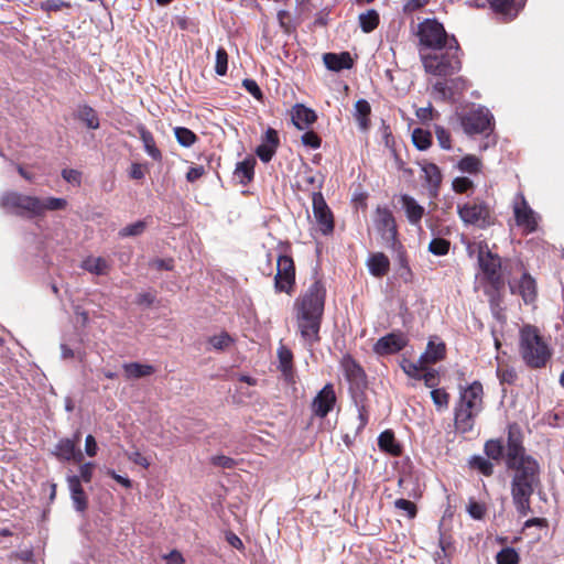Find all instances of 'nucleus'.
I'll return each instance as SVG.
<instances>
[{"label":"nucleus","mask_w":564,"mask_h":564,"mask_svg":"<svg viewBox=\"0 0 564 564\" xmlns=\"http://www.w3.org/2000/svg\"><path fill=\"white\" fill-rule=\"evenodd\" d=\"M507 468L512 470L510 491L512 503L521 517L532 512L531 497L541 487V469L538 460L527 455L520 438L512 429L508 433Z\"/></svg>","instance_id":"1"},{"label":"nucleus","mask_w":564,"mask_h":564,"mask_svg":"<svg viewBox=\"0 0 564 564\" xmlns=\"http://www.w3.org/2000/svg\"><path fill=\"white\" fill-rule=\"evenodd\" d=\"M326 291L321 281H314L295 301L297 329L304 344L312 347L319 341V329L324 312Z\"/></svg>","instance_id":"2"},{"label":"nucleus","mask_w":564,"mask_h":564,"mask_svg":"<svg viewBox=\"0 0 564 564\" xmlns=\"http://www.w3.org/2000/svg\"><path fill=\"white\" fill-rule=\"evenodd\" d=\"M460 47L456 39L449 40V45L431 52L420 51V61L426 74L447 78L457 74L462 68Z\"/></svg>","instance_id":"3"},{"label":"nucleus","mask_w":564,"mask_h":564,"mask_svg":"<svg viewBox=\"0 0 564 564\" xmlns=\"http://www.w3.org/2000/svg\"><path fill=\"white\" fill-rule=\"evenodd\" d=\"M482 386L475 381L460 392L459 403L455 409V425L462 433L474 427V419L482 410Z\"/></svg>","instance_id":"4"},{"label":"nucleus","mask_w":564,"mask_h":564,"mask_svg":"<svg viewBox=\"0 0 564 564\" xmlns=\"http://www.w3.org/2000/svg\"><path fill=\"white\" fill-rule=\"evenodd\" d=\"M520 352L525 364L532 368H541L551 357L546 343L538 329L527 325L520 332Z\"/></svg>","instance_id":"5"},{"label":"nucleus","mask_w":564,"mask_h":564,"mask_svg":"<svg viewBox=\"0 0 564 564\" xmlns=\"http://www.w3.org/2000/svg\"><path fill=\"white\" fill-rule=\"evenodd\" d=\"M419 52H431L449 45V40L456 39L449 35L442 23L436 19H425L417 24Z\"/></svg>","instance_id":"6"},{"label":"nucleus","mask_w":564,"mask_h":564,"mask_svg":"<svg viewBox=\"0 0 564 564\" xmlns=\"http://www.w3.org/2000/svg\"><path fill=\"white\" fill-rule=\"evenodd\" d=\"M478 262L481 271L484 272L486 279L489 283L496 289L499 290L503 284L500 270H501V260L498 254L492 253L489 250L487 243H479L478 247Z\"/></svg>","instance_id":"7"},{"label":"nucleus","mask_w":564,"mask_h":564,"mask_svg":"<svg viewBox=\"0 0 564 564\" xmlns=\"http://www.w3.org/2000/svg\"><path fill=\"white\" fill-rule=\"evenodd\" d=\"M462 221L478 228H486L491 224L489 207L478 200L469 202L457 206Z\"/></svg>","instance_id":"8"},{"label":"nucleus","mask_w":564,"mask_h":564,"mask_svg":"<svg viewBox=\"0 0 564 564\" xmlns=\"http://www.w3.org/2000/svg\"><path fill=\"white\" fill-rule=\"evenodd\" d=\"M492 116L488 109L478 107L460 116V124L467 134L486 133L491 130Z\"/></svg>","instance_id":"9"},{"label":"nucleus","mask_w":564,"mask_h":564,"mask_svg":"<svg viewBox=\"0 0 564 564\" xmlns=\"http://www.w3.org/2000/svg\"><path fill=\"white\" fill-rule=\"evenodd\" d=\"M34 203V196L23 195L14 191H8L0 196V207L18 215L28 214L33 217Z\"/></svg>","instance_id":"10"},{"label":"nucleus","mask_w":564,"mask_h":564,"mask_svg":"<svg viewBox=\"0 0 564 564\" xmlns=\"http://www.w3.org/2000/svg\"><path fill=\"white\" fill-rule=\"evenodd\" d=\"M313 214L323 235H329L334 230V218L321 192L313 193Z\"/></svg>","instance_id":"11"},{"label":"nucleus","mask_w":564,"mask_h":564,"mask_svg":"<svg viewBox=\"0 0 564 564\" xmlns=\"http://www.w3.org/2000/svg\"><path fill=\"white\" fill-rule=\"evenodd\" d=\"M294 279L295 271L293 260L288 256H280L274 279L275 289L279 292L290 293L294 284Z\"/></svg>","instance_id":"12"},{"label":"nucleus","mask_w":564,"mask_h":564,"mask_svg":"<svg viewBox=\"0 0 564 564\" xmlns=\"http://www.w3.org/2000/svg\"><path fill=\"white\" fill-rule=\"evenodd\" d=\"M377 231L386 241H394L397 236L395 221L392 213L386 207H378L373 216Z\"/></svg>","instance_id":"13"},{"label":"nucleus","mask_w":564,"mask_h":564,"mask_svg":"<svg viewBox=\"0 0 564 564\" xmlns=\"http://www.w3.org/2000/svg\"><path fill=\"white\" fill-rule=\"evenodd\" d=\"M335 402L336 395L334 387L327 383L314 398L312 411L316 416L325 417L333 410Z\"/></svg>","instance_id":"14"},{"label":"nucleus","mask_w":564,"mask_h":564,"mask_svg":"<svg viewBox=\"0 0 564 564\" xmlns=\"http://www.w3.org/2000/svg\"><path fill=\"white\" fill-rule=\"evenodd\" d=\"M466 88V80L463 77H455L451 79H440L433 84V93L441 100H449L455 94L463 91Z\"/></svg>","instance_id":"15"},{"label":"nucleus","mask_w":564,"mask_h":564,"mask_svg":"<svg viewBox=\"0 0 564 564\" xmlns=\"http://www.w3.org/2000/svg\"><path fill=\"white\" fill-rule=\"evenodd\" d=\"M514 217L516 221L519 226L524 227L529 231H533L536 228V220L534 216V212L531 209L529 204L527 203L524 196L519 194L517 196V200L514 202Z\"/></svg>","instance_id":"16"},{"label":"nucleus","mask_w":564,"mask_h":564,"mask_svg":"<svg viewBox=\"0 0 564 564\" xmlns=\"http://www.w3.org/2000/svg\"><path fill=\"white\" fill-rule=\"evenodd\" d=\"M406 343V337L402 333H391L381 337L373 349L378 355H389L400 351Z\"/></svg>","instance_id":"17"},{"label":"nucleus","mask_w":564,"mask_h":564,"mask_svg":"<svg viewBox=\"0 0 564 564\" xmlns=\"http://www.w3.org/2000/svg\"><path fill=\"white\" fill-rule=\"evenodd\" d=\"M279 143L278 132L274 129L269 128L262 138V143L257 148V155L262 162L267 163L271 161L275 154Z\"/></svg>","instance_id":"18"},{"label":"nucleus","mask_w":564,"mask_h":564,"mask_svg":"<svg viewBox=\"0 0 564 564\" xmlns=\"http://www.w3.org/2000/svg\"><path fill=\"white\" fill-rule=\"evenodd\" d=\"M509 286L511 292L519 293L527 304L534 301L536 295V286L534 279L530 274L523 273L518 283L510 282Z\"/></svg>","instance_id":"19"},{"label":"nucleus","mask_w":564,"mask_h":564,"mask_svg":"<svg viewBox=\"0 0 564 564\" xmlns=\"http://www.w3.org/2000/svg\"><path fill=\"white\" fill-rule=\"evenodd\" d=\"M34 202L36 203H34L33 217L44 216L46 212L62 210L67 206V200L58 197L40 198L34 196Z\"/></svg>","instance_id":"20"},{"label":"nucleus","mask_w":564,"mask_h":564,"mask_svg":"<svg viewBox=\"0 0 564 564\" xmlns=\"http://www.w3.org/2000/svg\"><path fill=\"white\" fill-rule=\"evenodd\" d=\"M325 66L329 70L339 72L341 69H349L352 67L354 61L348 52L340 54L325 53L323 55Z\"/></svg>","instance_id":"21"},{"label":"nucleus","mask_w":564,"mask_h":564,"mask_svg":"<svg viewBox=\"0 0 564 564\" xmlns=\"http://www.w3.org/2000/svg\"><path fill=\"white\" fill-rule=\"evenodd\" d=\"M341 368L346 379L356 387H360L365 381V375L361 367L350 357L346 356L341 360Z\"/></svg>","instance_id":"22"},{"label":"nucleus","mask_w":564,"mask_h":564,"mask_svg":"<svg viewBox=\"0 0 564 564\" xmlns=\"http://www.w3.org/2000/svg\"><path fill=\"white\" fill-rule=\"evenodd\" d=\"M316 118L315 111L303 105H296L292 109V121L300 130L308 128Z\"/></svg>","instance_id":"23"},{"label":"nucleus","mask_w":564,"mask_h":564,"mask_svg":"<svg viewBox=\"0 0 564 564\" xmlns=\"http://www.w3.org/2000/svg\"><path fill=\"white\" fill-rule=\"evenodd\" d=\"M55 454L58 458L64 460L82 462L83 453L76 448L74 441L64 438L58 442L55 448Z\"/></svg>","instance_id":"24"},{"label":"nucleus","mask_w":564,"mask_h":564,"mask_svg":"<svg viewBox=\"0 0 564 564\" xmlns=\"http://www.w3.org/2000/svg\"><path fill=\"white\" fill-rule=\"evenodd\" d=\"M369 272L376 278H382L389 272L390 260L382 252L371 254L367 261Z\"/></svg>","instance_id":"25"},{"label":"nucleus","mask_w":564,"mask_h":564,"mask_svg":"<svg viewBox=\"0 0 564 564\" xmlns=\"http://www.w3.org/2000/svg\"><path fill=\"white\" fill-rule=\"evenodd\" d=\"M445 356V344L443 341L436 343L435 340H430L427 343L425 351L420 356V359L424 364L425 367L429 365L436 364L442 360Z\"/></svg>","instance_id":"26"},{"label":"nucleus","mask_w":564,"mask_h":564,"mask_svg":"<svg viewBox=\"0 0 564 564\" xmlns=\"http://www.w3.org/2000/svg\"><path fill=\"white\" fill-rule=\"evenodd\" d=\"M488 2L496 12L507 20L516 18L522 7L517 0H488Z\"/></svg>","instance_id":"27"},{"label":"nucleus","mask_w":564,"mask_h":564,"mask_svg":"<svg viewBox=\"0 0 564 564\" xmlns=\"http://www.w3.org/2000/svg\"><path fill=\"white\" fill-rule=\"evenodd\" d=\"M402 206L405 210L406 217L411 224H417L423 217L424 208L416 203V200L409 196L401 197Z\"/></svg>","instance_id":"28"},{"label":"nucleus","mask_w":564,"mask_h":564,"mask_svg":"<svg viewBox=\"0 0 564 564\" xmlns=\"http://www.w3.org/2000/svg\"><path fill=\"white\" fill-rule=\"evenodd\" d=\"M279 369L285 379L293 377V354L285 346H280L278 349Z\"/></svg>","instance_id":"29"},{"label":"nucleus","mask_w":564,"mask_h":564,"mask_svg":"<svg viewBox=\"0 0 564 564\" xmlns=\"http://www.w3.org/2000/svg\"><path fill=\"white\" fill-rule=\"evenodd\" d=\"M126 377L129 379H139L150 376L154 372V368L150 365H142L138 362H130L123 365Z\"/></svg>","instance_id":"30"},{"label":"nucleus","mask_w":564,"mask_h":564,"mask_svg":"<svg viewBox=\"0 0 564 564\" xmlns=\"http://www.w3.org/2000/svg\"><path fill=\"white\" fill-rule=\"evenodd\" d=\"M371 108L367 100L359 99L355 104V118L361 130H367L369 127V115Z\"/></svg>","instance_id":"31"},{"label":"nucleus","mask_w":564,"mask_h":564,"mask_svg":"<svg viewBox=\"0 0 564 564\" xmlns=\"http://www.w3.org/2000/svg\"><path fill=\"white\" fill-rule=\"evenodd\" d=\"M378 445L380 449L391 455L397 456L401 453L400 446L395 442L394 434L391 431H384L379 435Z\"/></svg>","instance_id":"32"},{"label":"nucleus","mask_w":564,"mask_h":564,"mask_svg":"<svg viewBox=\"0 0 564 564\" xmlns=\"http://www.w3.org/2000/svg\"><path fill=\"white\" fill-rule=\"evenodd\" d=\"M77 118L82 120L89 129L95 130L99 128V119L97 112L90 106H79L77 109Z\"/></svg>","instance_id":"33"},{"label":"nucleus","mask_w":564,"mask_h":564,"mask_svg":"<svg viewBox=\"0 0 564 564\" xmlns=\"http://www.w3.org/2000/svg\"><path fill=\"white\" fill-rule=\"evenodd\" d=\"M254 160H243L239 162L235 170V175L240 180L242 184H247L253 177Z\"/></svg>","instance_id":"34"},{"label":"nucleus","mask_w":564,"mask_h":564,"mask_svg":"<svg viewBox=\"0 0 564 564\" xmlns=\"http://www.w3.org/2000/svg\"><path fill=\"white\" fill-rule=\"evenodd\" d=\"M359 24L365 33L373 31L379 24V13L373 9L360 13Z\"/></svg>","instance_id":"35"},{"label":"nucleus","mask_w":564,"mask_h":564,"mask_svg":"<svg viewBox=\"0 0 564 564\" xmlns=\"http://www.w3.org/2000/svg\"><path fill=\"white\" fill-rule=\"evenodd\" d=\"M140 139L143 142L145 152L153 159V160H160L161 159V152L155 147L154 138L152 133L145 129L140 130Z\"/></svg>","instance_id":"36"},{"label":"nucleus","mask_w":564,"mask_h":564,"mask_svg":"<svg viewBox=\"0 0 564 564\" xmlns=\"http://www.w3.org/2000/svg\"><path fill=\"white\" fill-rule=\"evenodd\" d=\"M83 268L91 273L102 275L108 272L109 265L104 258H88L83 262Z\"/></svg>","instance_id":"37"},{"label":"nucleus","mask_w":564,"mask_h":564,"mask_svg":"<svg viewBox=\"0 0 564 564\" xmlns=\"http://www.w3.org/2000/svg\"><path fill=\"white\" fill-rule=\"evenodd\" d=\"M458 169L464 173L475 174L481 169V161L476 155H466L458 162Z\"/></svg>","instance_id":"38"},{"label":"nucleus","mask_w":564,"mask_h":564,"mask_svg":"<svg viewBox=\"0 0 564 564\" xmlns=\"http://www.w3.org/2000/svg\"><path fill=\"white\" fill-rule=\"evenodd\" d=\"M484 449L489 459L498 462L503 457L505 446L499 440L487 441Z\"/></svg>","instance_id":"39"},{"label":"nucleus","mask_w":564,"mask_h":564,"mask_svg":"<svg viewBox=\"0 0 564 564\" xmlns=\"http://www.w3.org/2000/svg\"><path fill=\"white\" fill-rule=\"evenodd\" d=\"M422 171L424 172L426 182L433 186L437 187L442 182V174L440 169L434 163H425L422 165Z\"/></svg>","instance_id":"40"},{"label":"nucleus","mask_w":564,"mask_h":564,"mask_svg":"<svg viewBox=\"0 0 564 564\" xmlns=\"http://www.w3.org/2000/svg\"><path fill=\"white\" fill-rule=\"evenodd\" d=\"M174 134L177 142L185 148L193 145L197 140L196 134L192 130L184 127H176L174 129Z\"/></svg>","instance_id":"41"},{"label":"nucleus","mask_w":564,"mask_h":564,"mask_svg":"<svg viewBox=\"0 0 564 564\" xmlns=\"http://www.w3.org/2000/svg\"><path fill=\"white\" fill-rule=\"evenodd\" d=\"M470 466L479 470L484 476H491L494 474V464L489 458L482 456H474L470 459Z\"/></svg>","instance_id":"42"},{"label":"nucleus","mask_w":564,"mask_h":564,"mask_svg":"<svg viewBox=\"0 0 564 564\" xmlns=\"http://www.w3.org/2000/svg\"><path fill=\"white\" fill-rule=\"evenodd\" d=\"M401 367L409 377L420 380L421 372L426 368L420 358L415 362L410 360H403Z\"/></svg>","instance_id":"43"},{"label":"nucleus","mask_w":564,"mask_h":564,"mask_svg":"<svg viewBox=\"0 0 564 564\" xmlns=\"http://www.w3.org/2000/svg\"><path fill=\"white\" fill-rule=\"evenodd\" d=\"M497 564H518L519 554L513 547H505L496 556Z\"/></svg>","instance_id":"44"},{"label":"nucleus","mask_w":564,"mask_h":564,"mask_svg":"<svg viewBox=\"0 0 564 564\" xmlns=\"http://www.w3.org/2000/svg\"><path fill=\"white\" fill-rule=\"evenodd\" d=\"M431 133L422 129H415L412 133L413 144L419 150H426L431 145Z\"/></svg>","instance_id":"45"},{"label":"nucleus","mask_w":564,"mask_h":564,"mask_svg":"<svg viewBox=\"0 0 564 564\" xmlns=\"http://www.w3.org/2000/svg\"><path fill=\"white\" fill-rule=\"evenodd\" d=\"M232 343V338L228 333H221L209 338L210 346L216 350H225Z\"/></svg>","instance_id":"46"},{"label":"nucleus","mask_w":564,"mask_h":564,"mask_svg":"<svg viewBox=\"0 0 564 564\" xmlns=\"http://www.w3.org/2000/svg\"><path fill=\"white\" fill-rule=\"evenodd\" d=\"M147 228L144 220H139L134 224H130L119 231L120 237H135L140 236Z\"/></svg>","instance_id":"47"},{"label":"nucleus","mask_w":564,"mask_h":564,"mask_svg":"<svg viewBox=\"0 0 564 564\" xmlns=\"http://www.w3.org/2000/svg\"><path fill=\"white\" fill-rule=\"evenodd\" d=\"M448 250L449 241L442 238H435L429 245V251L435 256H444L448 252Z\"/></svg>","instance_id":"48"},{"label":"nucleus","mask_w":564,"mask_h":564,"mask_svg":"<svg viewBox=\"0 0 564 564\" xmlns=\"http://www.w3.org/2000/svg\"><path fill=\"white\" fill-rule=\"evenodd\" d=\"M228 54L225 48L220 47L216 52L215 70L218 75L223 76L227 72Z\"/></svg>","instance_id":"49"},{"label":"nucleus","mask_w":564,"mask_h":564,"mask_svg":"<svg viewBox=\"0 0 564 564\" xmlns=\"http://www.w3.org/2000/svg\"><path fill=\"white\" fill-rule=\"evenodd\" d=\"M210 463L214 466H217V467H220L224 469H231V468L236 467V465H237V462L234 458L225 456V455L213 456L210 458Z\"/></svg>","instance_id":"50"},{"label":"nucleus","mask_w":564,"mask_h":564,"mask_svg":"<svg viewBox=\"0 0 564 564\" xmlns=\"http://www.w3.org/2000/svg\"><path fill=\"white\" fill-rule=\"evenodd\" d=\"M467 511L473 519L480 520L486 513V507L477 501H469Z\"/></svg>","instance_id":"51"},{"label":"nucleus","mask_w":564,"mask_h":564,"mask_svg":"<svg viewBox=\"0 0 564 564\" xmlns=\"http://www.w3.org/2000/svg\"><path fill=\"white\" fill-rule=\"evenodd\" d=\"M431 397L437 408L442 409L448 405V394L444 390L434 389L431 391Z\"/></svg>","instance_id":"52"},{"label":"nucleus","mask_w":564,"mask_h":564,"mask_svg":"<svg viewBox=\"0 0 564 564\" xmlns=\"http://www.w3.org/2000/svg\"><path fill=\"white\" fill-rule=\"evenodd\" d=\"M435 134H436V139H437L441 148H443L445 150H449L451 149V135H449L448 131L445 130L443 127L437 126L435 128Z\"/></svg>","instance_id":"53"},{"label":"nucleus","mask_w":564,"mask_h":564,"mask_svg":"<svg viewBox=\"0 0 564 564\" xmlns=\"http://www.w3.org/2000/svg\"><path fill=\"white\" fill-rule=\"evenodd\" d=\"M397 509L403 510L408 513L409 518H414L416 514V506L406 499H398L394 502Z\"/></svg>","instance_id":"54"},{"label":"nucleus","mask_w":564,"mask_h":564,"mask_svg":"<svg viewBox=\"0 0 564 564\" xmlns=\"http://www.w3.org/2000/svg\"><path fill=\"white\" fill-rule=\"evenodd\" d=\"M68 2L62 0H46L41 3V9L47 12L59 11L63 8H69Z\"/></svg>","instance_id":"55"},{"label":"nucleus","mask_w":564,"mask_h":564,"mask_svg":"<svg viewBox=\"0 0 564 564\" xmlns=\"http://www.w3.org/2000/svg\"><path fill=\"white\" fill-rule=\"evenodd\" d=\"M452 185L456 193H466L474 186V183L468 177H456Z\"/></svg>","instance_id":"56"},{"label":"nucleus","mask_w":564,"mask_h":564,"mask_svg":"<svg viewBox=\"0 0 564 564\" xmlns=\"http://www.w3.org/2000/svg\"><path fill=\"white\" fill-rule=\"evenodd\" d=\"M301 139L304 145L312 149L321 147V138L314 131H306Z\"/></svg>","instance_id":"57"},{"label":"nucleus","mask_w":564,"mask_h":564,"mask_svg":"<svg viewBox=\"0 0 564 564\" xmlns=\"http://www.w3.org/2000/svg\"><path fill=\"white\" fill-rule=\"evenodd\" d=\"M421 379L424 381L426 387L433 388L437 384L436 371L434 369H429L421 372Z\"/></svg>","instance_id":"58"},{"label":"nucleus","mask_w":564,"mask_h":564,"mask_svg":"<svg viewBox=\"0 0 564 564\" xmlns=\"http://www.w3.org/2000/svg\"><path fill=\"white\" fill-rule=\"evenodd\" d=\"M242 86L246 88L248 93H250L254 98L261 99L262 91L259 88L258 84L253 79H243Z\"/></svg>","instance_id":"59"},{"label":"nucleus","mask_w":564,"mask_h":564,"mask_svg":"<svg viewBox=\"0 0 564 564\" xmlns=\"http://www.w3.org/2000/svg\"><path fill=\"white\" fill-rule=\"evenodd\" d=\"M497 375L502 383H505V382L512 383L517 377L516 371L510 368H506V369L498 368Z\"/></svg>","instance_id":"60"},{"label":"nucleus","mask_w":564,"mask_h":564,"mask_svg":"<svg viewBox=\"0 0 564 564\" xmlns=\"http://www.w3.org/2000/svg\"><path fill=\"white\" fill-rule=\"evenodd\" d=\"M67 482L72 496L84 494L83 487L80 485V478L78 476H68Z\"/></svg>","instance_id":"61"},{"label":"nucleus","mask_w":564,"mask_h":564,"mask_svg":"<svg viewBox=\"0 0 564 564\" xmlns=\"http://www.w3.org/2000/svg\"><path fill=\"white\" fill-rule=\"evenodd\" d=\"M67 482L72 496L84 494L83 487L80 485V478L78 476H68Z\"/></svg>","instance_id":"62"},{"label":"nucleus","mask_w":564,"mask_h":564,"mask_svg":"<svg viewBox=\"0 0 564 564\" xmlns=\"http://www.w3.org/2000/svg\"><path fill=\"white\" fill-rule=\"evenodd\" d=\"M97 443L93 435H87L85 440V452L88 456L94 457L97 453Z\"/></svg>","instance_id":"63"},{"label":"nucleus","mask_w":564,"mask_h":564,"mask_svg":"<svg viewBox=\"0 0 564 564\" xmlns=\"http://www.w3.org/2000/svg\"><path fill=\"white\" fill-rule=\"evenodd\" d=\"M62 176L65 181H67L69 183H76V184L80 183V173L76 170H72V169L63 170Z\"/></svg>","instance_id":"64"}]
</instances>
